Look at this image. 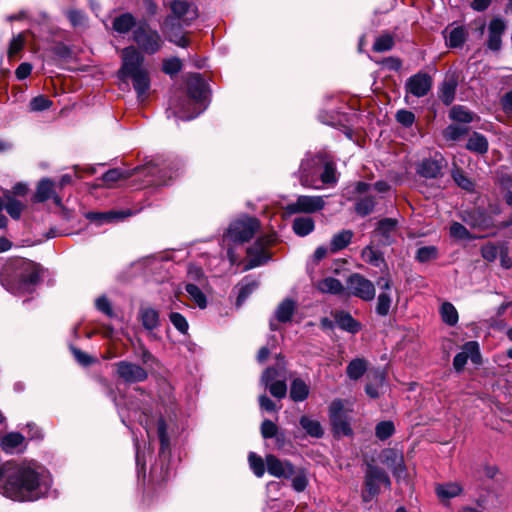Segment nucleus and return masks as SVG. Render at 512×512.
I'll list each match as a JSON object with an SVG mask.
<instances>
[{
	"instance_id": "nucleus-1",
	"label": "nucleus",
	"mask_w": 512,
	"mask_h": 512,
	"mask_svg": "<svg viewBox=\"0 0 512 512\" xmlns=\"http://www.w3.org/2000/svg\"><path fill=\"white\" fill-rule=\"evenodd\" d=\"M51 486L48 472L34 462L10 464L0 477V492L14 501H35Z\"/></svg>"
},
{
	"instance_id": "nucleus-2",
	"label": "nucleus",
	"mask_w": 512,
	"mask_h": 512,
	"mask_svg": "<svg viewBox=\"0 0 512 512\" xmlns=\"http://www.w3.org/2000/svg\"><path fill=\"white\" fill-rule=\"evenodd\" d=\"M122 65L119 73L132 80L138 99L144 101L150 89V76L144 67L145 57L133 45L121 50Z\"/></svg>"
},
{
	"instance_id": "nucleus-3",
	"label": "nucleus",
	"mask_w": 512,
	"mask_h": 512,
	"mask_svg": "<svg viewBox=\"0 0 512 512\" xmlns=\"http://www.w3.org/2000/svg\"><path fill=\"white\" fill-rule=\"evenodd\" d=\"M40 278L39 266L26 259L14 260L3 272L2 285L12 293H26Z\"/></svg>"
},
{
	"instance_id": "nucleus-4",
	"label": "nucleus",
	"mask_w": 512,
	"mask_h": 512,
	"mask_svg": "<svg viewBox=\"0 0 512 512\" xmlns=\"http://www.w3.org/2000/svg\"><path fill=\"white\" fill-rule=\"evenodd\" d=\"M134 46L142 55H155L162 50L165 40L157 29L143 20L139 21L131 35Z\"/></svg>"
},
{
	"instance_id": "nucleus-5",
	"label": "nucleus",
	"mask_w": 512,
	"mask_h": 512,
	"mask_svg": "<svg viewBox=\"0 0 512 512\" xmlns=\"http://www.w3.org/2000/svg\"><path fill=\"white\" fill-rule=\"evenodd\" d=\"M277 366V368L268 367L263 371L260 384L268 389L272 396L282 399L287 394V385L284 379L285 367L282 359H279Z\"/></svg>"
},
{
	"instance_id": "nucleus-6",
	"label": "nucleus",
	"mask_w": 512,
	"mask_h": 512,
	"mask_svg": "<svg viewBox=\"0 0 512 512\" xmlns=\"http://www.w3.org/2000/svg\"><path fill=\"white\" fill-rule=\"evenodd\" d=\"M172 15L164 20V26L190 25L198 16L197 8L186 0H174L170 3Z\"/></svg>"
},
{
	"instance_id": "nucleus-7",
	"label": "nucleus",
	"mask_w": 512,
	"mask_h": 512,
	"mask_svg": "<svg viewBox=\"0 0 512 512\" xmlns=\"http://www.w3.org/2000/svg\"><path fill=\"white\" fill-rule=\"evenodd\" d=\"M323 158L313 156L305 158L299 168V180L303 187L319 189L320 171L322 169Z\"/></svg>"
},
{
	"instance_id": "nucleus-8",
	"label": "nucleus",
	"mask_w": 512,
	"mask_h": 512,
	"mask_svg": "<svg viewBox=\"0 0 512 512\" xmlns=\"http://www.w3.org/2000/svg\"><path fill=\"white\" fill-rule=\"evenodd\" d=\"M380 485L390 487L391 482L386 472L373 465H368L365 474V488L362 498L365 502H369L379 493Z\"/></svg>"
},
{
	"instance_id": "nucleus-9",
	"label": "nucleus",
	"mask_w": 512,
	"mask_h": 512,
	"mask_svg": "<svg viewBox=\"0 0 512 512\" xmlns=\"http://www.w3.org/2000/svg\"><path fill=\"white\" fill-rule=\"evenodd\" d=\"M259 226V221L256 218L247 217L236 220L228 229V237L234 242H246L255 235Z\"/></svg>"
},
{
	"instance_id": "nucleus-10",
	"label": "nucleus",
	"mask_w": 512,
	"mask_h": 512,
	"mask_svg": "<svg viewBox=\"0 0 512 512\" xmlns=\"http://www.w3.org/2000/svg\"><path fill=\"white\" fill-rule=\"evenodd\" d=\"M349 295L358 297L364 301H371L375 297L374 284L358 273H354L347 279Z\"/></svg>"
},
{
	"instance_id": "nucleus-11",
	"label": "nucleus",
	"mask_w": 512,
	"mask_h": 512,
	"mask_svg": "<svg viewBox=\"0 0 512 512\" xmlns=\"http://www.w3.org/2000/svg\"><path fill=\"white\" fill-rule=\"evenodd\" d=\"M118 378L125 383H139L148 378V372L140 365L126 360L114 364Z\"/></svg>"
},
{
	"instance_id": "nucleus-12",
	"label": "nucleus",
	"mask_w": 512,
	"mask_h": 512,
	"mask_svg": "<svg viewBox=\"0 0 512 512\" xmlns=\"http://www.w3.org/2000/svg\"><path fill=\"white\" fill-rule=\"evenodd\" d=\"M325 201L322 196H299L295 202L286 205L285 210L289 214L314 213L324 208Z\"/></svg>"
},
{
	"instance_id": "nucleus-13",
	"label": "nucleus",
	"mask_w": 512,
	"mask_h": 512,
	"mask_svg": "<svg viewBox=\"0 0 512 512\" xmlns=\"http://www.w3.org/2000/svg\"><path fill=\"white\" fill-rule=\"evenodd\" d=\"M274 241H275L274 235H266V236H263V237L257 239V241L251 247L248 248V250H247V254L249 257L248 268L257 267V266L265 263L268 260L269 255L267 253V248H268V246L273 244Z\"/></svg>"
},
{
	"instance_id": "nucleus-14",
	"label": "nucleus",
	"mask_w": 512,
	"mask_h": 512,
	"mask_svg": "<svg viewBox=\"0 0 512 512\" xmlns=\"http://www.w3.org/2000/svg\"><path fill=\"white\" fill-rule=\"evenodd\" d=\"M397 226L398 222L396 219H382L378 222L376 229L373 231V237L382 245H390L397 237Z\"/></svg>"
},
{
	"instance_id": "nucleus-15",
	"label": "nucleus",
	"mask_w": 512,
	"mask_h": 512,
	"mask_svg": "<svg viewBox=\"0 0 512 512\" xmlns=\"http://www.w3.org/2000/svg\"><path fill=\"white\" fill-rule=\"evenodd\" d=\"M432 78L425 72H418L407 79L406 91L415 97H423L428 94L432 87Z\"/></svg>"
},
{
	"instance_id": "nucleus-16",
	"label": "nucleus",
	"mask_w": 512,
	"mask_h": 512,
	"mask_svg": "<svg viewBox=\"0 0 512 512\" xmlns=\"http://www.w3.org/2000/svg\"><path fill=\"white\" fill-rule=\"evenodd\" d=\"M266 467L268 473L276 478L289 479L295 473V467L290 461L281 460L272 454L266 456Z\"/></svg>"
},
{
	"instance_id": "nucleus-17",
	"label": "nucleus",
	"mask_w": 512,
	"mask_h": 512,
	"mask_svg": "<svg viewBox=\"0 0 512 512\" xmlns=\"http://www.w3.org/2000/svg\"><path fill=\"white\" fill-rule=\"evenodd\" d=\"M506 30V22L500 17H494L488 24L487 47L490 50L498 51L501 48V37Z\"/></svg>"
},
{
	"instance_id": "nucleus-18",
	"label": "nucleus",
	"mask_w": 512,
	"mask_h": 512,
	"mask_svg": "<svg viewBox=\"0 0 512 512\" xmlns=\"http://www.w3.org/2000/svg\"><path fill=\"white\" fill-rule=\"evenodd\" d=\"M468 358L473 363H479L480 361L479 345L475 341L467 342L463 346L462 351L455 355L453 360L455 370L461 371L465 367Z\"/></svg>"
},
{
	"instance_id": "nucleus-19",
	"label": "nucleus",
	"mask_w": 512,
	"mask_h": 512,
	"mask_svg": "<svg viewBox=\"0 0 512 512\" xmlns=\"http://www.w3.org/2000/svg\"><path fill=\"white\" fill-rule=\"evenodd\" d=\"M187 88L189 97L195 104L202 106V102L206 99L207 86L200 74H192L188 77Z\"/></svg>"
},
{
	"instance_id": "nucleus-20",
	"label": "nucleus",
	"mask_w": 512,
	"mask_h": 512,
	"mask_svg": "<svg viewBox=\"0 0 512 512\" xmlns=\"http://www.w3.org/2000/svg\"><path fill=\"white\" fill-rule=\"evenodd\" d=\"M378 284L380 285L382 291L377 297L376 313L379 316L384 317L389 314L392 304V297L390 293L391 282L389 279L381 277L378 281Z\"/></svg>"
},
{
	"instance_id": "nucleus-21",
	"label": "nucleus",
	"mask_w": 512,
	"mask_h": 512,
	"mask_svg": "<svg viewBox=\"0 0 512 512\" xmlns=\"http://www.w3.org/2000/svg\"><path fill=\"white\" fill-rule=\"evenodd\" d=\"M444 159L441 155L423 159L417 167V173L424 178H436L441 175Z\"/></svg>"
},
{
	"instance_id": "nucleus-22",
	"label": "nucleus",
	"mask_w": 512,
	"mask_h": 512,
	"mask_svg": "<svg viewBox=\"0 0 512 512\" xmlns=\"http://www.w3.org/2000/svg\"><path fill=\"white\" fill-rule=\"evenodd\" d=\"M48 199H53V202L59 207L62 205L61 197L55 192V184L49 179H43L38 183L33 201L44 202Z\"/></svg>"
},
{
	"instance_id": "nucleus-23",
	"label": "nucleus",
	"mask_w": 512,
	"mask_h": 512,
	"mask_svg": "<svg viewBox=\"0 0 512 512\" xmlns=\"http://www.w3.org/2000/svg\"><path fill=\"white\" fill-rule=\"evenodd\" d=\"M25 437L17 432H11L1 439V448L5 453L14 454L24 448Z\"/></svg>"
},
{
	"instance_id": "nucleus-24",
	"label": "nucleus",
	"mask_w": 512,
	"mask_h": 512,
	"mask_svg": "<svg viewBox=\"0 0 512 512\" xmlns=\"http://www.w3.org/2000/svg\"><path fill=\"white\" fill-rule=\"evenodd\" d=\"M446 44L451 48L461 47L467 39L468 32L463 26H455L450 30L446 28L443 31Z\"/></svg>"
},
{
	"instance_id": "nucleus-25",
	"label": "nucleus",
	"mask_w": 512,
	"mask_h": 512,
	"mask_svg": "<svg viewBox=\"0 0 512 512\" xmlns=\"http://www.w3.org/2000/svg\"><path fill=\"white\" fill-rule=\"evenodd\" d=\"M139 319L143 327L148 331L154 330L160 325L159 312L150 306L140 308Z\"/></svg>"
},
{
	"instance_id": "nucleus-26",
	"label": "nucleus",
	"mask_w": 512,
	"mask_h": 512,
	"mask_svg": "<svg viewBox=\"0 0 512 512\" xmlns=\"http://www.w3.org/2000/svg\"><path fill=\"white\" fill-rule=\"evenodd\" d=\"M457 80L454 76L447 77L439 88V98L445 105H450L455 99Z\"/></svg>"
},
{
	"instance_id": "nucleus-27",
	"label": "nucleus",
	"mask_w": 512,
	"mask_h": 512,
	"mask_svg": "<svg viewBox=\"0 0 512 512\" xmlns=\"http://www.w3.org/2000/svg\"><path fill=\"white\" fill-rule=\"evenodd\" d=\"M138 22L131 13H123L117 16L112 23L113 29L119 34H127L135 29Z\"/></svg>"
},
{
	"instance_id": "nucleus-28",
	"label": "nucleus",
	"mask_w": 512,
	"mask_h": 512,
	"mask_svg": "<svg viewBox=\"0 0 512 512\" xmlns=\"http://www.w3.org/2000/svg\"><path fill=\"white\" fill-rule=\"evenodd\" d=\"M435 491L442 502H447L451 498L460 495L462 492V487L459 483L450 482L445 484H438L435 488Z\"/></svg>"
},
{
	"instance_id": "nucleus-29",
	"label": "nucleus",
	"mask_w": 512,
	"mask_h": 512,
	"mask_svg": "<svg viewBox=\"0 0 512 512\" xmlns=\"http://www.w3.org/2000/svg\"><path fill=\"white\" fill-rule=\"evenodd\" d=\"M317 289L322 293L338 295L344 291V286L340 280L334 277H327L318 281Z\"/></svg>"
},
{
	"instance_id": "nucleus-30",
	"label": "nucleus",
	"mask_w": 512,
	"mask_h": 512,
	"mask_svg": "<svg viewBox=\"0 0 512 512\" xmlns=\"http://www.w3.org/2000/svg\"><path fill=\"white\" fill-rule=\"evenodd\" d=\"M299 423L307 435L311 437L321 438L324 434V430L318 420L304 415L300 418Z\"/></svg>"
},
{
	"instance_id": "nucleus-31",
	"label": "nucleus",
	"mask_w": 512,
	"mask_h": 512,
	"mask_svg": "<svg viewBox=\"0 0 512 512\" xmlns=\"http://www.w3.org/2000/svg\"><path fill=\"white\" fill-rule=\"evenodd\" d=\"M309 395V386L300 378L292 381L290 387V398L294 402H302Z\"/></svg>"
},
{
	"instance_id": "nucleus-32",
	"label": "nucleus",
	"mask_w": 512,
	"mask_h": 512,
	"mask_svg": "<svg viewBox=\"0 0 512 512\" xmlns=\"http://www.w3.org/2000/svg\"><path fill=\"white\" fill-rule=\"evenodd\" d=\"M463 220L473 228L486 229L491 225V219L479 210L468 213Z\"/></svg>"
},
{
	"instance_id": "nucleus-33",
	"label": "nucleus",
	"mask_w": 512,
	"mask_h": 512,
	"mask_svg": "<svg viewBox=\"0 0 512 512\" xmlns=\"http://www.w3.org/2000/svg\"><path fill=\"white\" fill-rule=\"evenodd\" d=\"M466 148L472 152L484 154L488 150V141L482 134L474 132L469 137Z\"/></svg>"
},
{
	"instance_id": "nucleus-34",
	"label": "nucleus",
	"mask_w": 512,
	"mask_h": 512,
	"mask_svg": "<svg viewBox=\"0 0 512 512\" xmlns=\"http://www.w3.org/2000/svg\"><path fill=\"white\" fill-rule=\"evenodd\" d=\"M335 321L341 329L351 333H356L360 329L359 323L350 314L345 312L336 313Z\"/></svg>"
},
{
	"instance_id": "nucleus-35",
	"label": "nucleus",
	"mask_w": 512,
	"mask_h": 512,
	"mask_svg": "<svg viewBox=\"0 0 512 512\" xmlns=\"http://www.w3.org/2000/svg\"><path fill=\"white\" fill-rule=\"evenodd\" d=\"M361 258L364 262L375 266L381 267L385 264L383 254L378 250L374 249L371 245L366 246L361 252Z\"/></svg>"
},
{
	"instance_id": "nucleus-36",
	"label": "nucleus",
	"mask_w": 512,
	"mask_h": 512,
	"mask_svg": "<svg viewBox=\"0 0 512 512\" xmlns=\"http://www.w3.org/2000/svg\"><path fill=\"white\" fill-rule=\"evenodd\" d=\"M292 227L293 231L298 236L303 237L310 234L314 230L315 223L310 217H298L294 219Z\"/></svg>"
},
{
	"instance_id": "nucleus-37",
	"label": "nucleus",
	"mask_w": 512,
	"mask_h": 512,
	"mask_svg": "<svg viewBox=\"0 0 512 512\" xmlns=\"http://www.w3.org/2000/svg\"><path fill=\"white\" fill-rule=\"evenodd\" d=\"M296 305L291 299H285L282 301L276 309L275 316L279 322H287L291 319Z\"/></svg>"
},
{
	"instance_id": "nucleus-38",
	"label": "nucleus",
	"mask_w": 512,
	"mask_h": 512,
	"mask_svg": "<svg viewBox=\"0 0 512 512\" xmlns=\"http://www.w3.org/2000/svg\"><path fill=\"white\" fill-rule=\"evenodd\" d=\"M353 237V232L350 230H343L335 234L330 242V250L337 252L344 249L349 245Z\"/></svg>"
},
{
	"instance_id": "nucleus-39",
	"label": "nucleus",
	"mask_w": 512,
	"mask_h": 512,
	"mask_svg": "<svg viewBox=\"0 0 512 512\" xmlns=\"http://www.w3.org/2000/svg\"><path fill=\"white\" fill-rule=\"evenodd\" d=\"M176 26L177 25L171 24L168 27L164 26L167 39L175 45L185 48L189 45V39L184 34H182Z\"/></svg>"
},
{
	"instance_id": "nucleus-40",
	"label": "nucleus",
	"mask_w": 512,
	"mask_h": 512,
	"mask_svg": "<svg viewBox=\"0 0 512 512\" xmlns=\"http://www.w3.org/2000/svg\"><path fill=\"white\" fill-rule=\"evenodd\" d=\"M3 196L6 200L5 209L8 214L14 219H19L23 210L21 202L15 200L9 190H5Z\"/></svg>"
},
{
	"instance_id": "nucleus-41",
	"label": "nucleus",
	"mask_w": 512,
	"mask_h": 512,
	"mask_svg": "<svg viewBox=\"0 0 512 512\" xmlns=\"http://www.w3.org/2000/svg\"><path fill=\"white\" fill-rule=\"evenodd\" d=\"M320 172L319 184H335L337 182L336 169L333 163L323 160Z\"/></svg>"
},
{
	"instance_id": "nucleus-42",
	"label": "nucleus",
	"mask_w": 512,
	"mask_h": 512,
	"mask_svg": "<svg viewBox=\"0 0 512 512\" xmlns=\"http://www.w3.org/2000/svg\"><path fill=\"white\" fill-rule=\"evenodd\" d=\"M442 320L449 326H454L458 322V312L453 304L445 302L440 308Z\"/></svg>"
},
{
	"instance_id": "nucleus-43",
	"label": "nucleus",
	"mask_w": 512,
	"mask_h": 512,
	"mask_svg": "<svg viewBox=\"0 0 512 512\" xmlns=\"http://www.w3.org/2000/svg\"><path fill=\"white\" fill-rule=\"evenodd\" d=\"M131 176V173L127 170H121L118 168L110 169L103 176L102 180L107 187H112L114 183L121 179H126Z\"/></svg>"
},
{
	"instance_id": "nucleus-44",
	"label": "nucleus",
	"mask_w": 512,
	"mask_h": 512,
	"mask_svg": "<svg viewBox=\"0 0 512 512\" xmlns=\"http://www.w3.org/2000/svg\"><path fill=\"white\" fill-rule=\"evenodd\" d=\"M367 364L363 359H354L347 366V375L350 379L357 380L363 376Z\"/></svg>"
},
{
	"instance_id": "nucleus-45",
	"label": "nucleus",
	"mask_w": 512,
	"mask_h": 512,
	"mask_svg": "<svg viewBox=\"0 0 512 512\" xmlns=\"http://www.w3.org/2000/svg\"><path fill=\"white\" fill-rule=\"evenodd\" d=\"M290 479L296 492H303L308 486L307 471L304 468H295V473Z\"/></svg>"
},
{
	"instance_id": "nucleus-46",
	"label": "nucleus",
	"mask_w": 512,
	"mask_h": 512,
	"mask_svg": "<svg viewBox=\"0 0 512 512\" xmlns=\"http://www.w3.org/2000/svg\"><path fill=\"white\" fill-rule=\"evenodd\" d=\"M185 290L187 292V294L189 295V297L195 302V304L203 309L206 307L207 305V300H206V296L204 295V293L201 291V289L194 285V284H186L185 286Z\"/></svg>"
},
{
	"instance_id": "nucleus-47",
	"label": "nucleus",
	"mask_w": 512,
	"mask_h": 512,
	"mask_svg": "<svg viewBox=\"0 0 512 512\" xmlns=\"http://www.w3.org/2000/svg\"><path fill=\"white\" fill-rule=\"evenodd\" d=\"M450 118L454 121L470 123L473 121V114L464 106L458 105L450 110Z\"/></svg>"
},
{
	"instance_id": "nucleus-48",
	"label": "nucleus",
	"mask_w": 512,
	"mask_h": 512,
	"mask_svg": "<svg viewBox=\"0 0 512 512\" xmlns=\"http://www.w3.org/2000/svg\"><path fill=\"white\" fill-rule=\"evenodd\" d=\"M257 287L258 283L254 280L244 281L240 286L236 305L240 306L249 297V295L257 289Z\"/></svg>"
},
{
	"instance_id": "nucleus-49",
	"label": "nucleus",
	"mask_w": 512,
	"mask_h": 512,
	"mask_svg": "<svg viewBox=\"0 0 512 512\" xmlns=\"http://www.w3.org/2000/svg\"><path fill=\"white\" fill-rule=\"evenodd\" d=\"M452 177L456 184L461 187L464 190L472 191L474 188L473 182L464 174V172L458 168L455 167L452 170Z\"/></svg>"
},
{
	"instance_id": "nucleus-50",
	"label": "nucleus",
	"mask_w": 512,
	"mask_h": 512,
	"mask_svg": "<svg viewBox=\"0 0 512 512\" xmlns=\"http://www.w3.org/2000/svg\"><path fill=\"white\" fill-rule=\"evenodd\" d=\"M248 461L253 473L259 478L262 477L265 473L266 461L264 462V460L254 452L249 454Z\"/></svg>"
},
{
	"instance_id": "nucleus-51",
	"label": "nucleus",
	"mask_w": 512,
	"mask_h": 512,
	"mask_svg": "<svg viewBox=\"0 0 512 512\" xmlns=\"http://www.w3.org/2000/svg\"><path fill=\"white\" fill-rule=\"evenodd\" d=\"M182 69V62L177 57L164 59L162 62V71L170 76L177 74Z\"/></svg>"
},
{
	"instance_id": "nucleus-52",
	"label": "nucleus",
	"mask_w": 512,
	"mask_h": 512,
	"mask_svg": "<svg viewBox=\"0 0 512 512\" xmlns=\"http://www.w3.org/2000/svg\"><path fill=\"white\" fill-rule=\"evenodd\" d=\"M395 431L392 421H382L376 425L375 434L378 439L386 440L391 437Z\"/></svg>"
},
{
	"instance_id": "nucleus-53",
	"label": "nucleus",
	"mask_w": 512,
	"mask_h": 512,
	"mask_svg": "<svg viewBox=\"0 0 512 512\" xmlns=\"http://www.w3.org/2000/svg\"><path fill=\"white\" fill-rule=\"evenodd\" d=\"M438 256V250L435 246H424L420 247L416 253V259L421 262H429L436 259Z\"/></svg>"
},
{
	"instance_id": "nucleus-54",
	"label": "nucleus",
	"mask_w": 512,
	"mask_h": 512,
	"mask_svg": "<svg viewBox=\"0 0 512 512\" xmlns=\"http://www.w3.org/2000/svg\"><path fill=\"white\" fill-rule=\"evenodd\" d=\"M130 215H131V212L129 210H126V211H121V212L91 214L90 218L98 220L99 223H102V222H111L115 219H122V218H125Z\"/></svg>"
},
{
	"instance_id": "nucleus-55",
	"label": "nucleus",
	"mask_w": 512,
	"mask_h": 512,
	"mask_svg": "<svg viewBox=\"0 0 512 512\" xmlns=\"http://www.w3.org/2000/svg\"><path fill=\"white\" fill-rule=\"evenodd\" d=\"M394 46V39L389 34H384L379 36L374 44H373V50L375 52H385L392 49Z\"/></svg>"
},
{
	"instance_id": "nucleus-56",
	"label": "nucleus",
	"mask_w": 512,
	"mask_h": 512,
	"mask_svg": "<svg viewBox=\"0 0 512 512\" xmlns=\"http://www.w3.org/2000/svg\"><path fill=\"white\" fill-rule=\"evenodd\" d=\"M468 130L465 127L458 125H450L444 130V137L447 140L457 141L461 139L465 134H467Z\"/></svg>"
},
{
	"instance_id": "nucleus-57",
	"label": "nucleus",
	"mask_w": 512,
	"mask_h": 512,
	"mask_svg": "<svg viewBox=\"0 0 512 512\" xmlns=\"http://www.w3.org/2000/svg\"><path fill=\"white\" fill-rule=\"evenodd\" d=\"M375 207V201L372 197H365L360 199L356 203L355 210L361 216H366L370 214Z\"/></svg>"
},
{
	"instance_id": "nucleus-58",
	"label": "nucleus",
	"mask_w": 512,
	"mask_h": 512,
	"mask_svg": "<svg viewBox=\"0 0 512 512\" xmlns=\"http://www.w3.org/2000/svg\"><path fill=\"white\" fill-rule=\"evenodd\" d=\"M51 105L52 101L43 95L34 97L29 104L30 110L35 112L47 110L51 107Z\"/></svg>"
},
{
	"instance_id": "nucleus-59",
	"label": "nucleus",
	"mask_w": 512,
	"mask_h": 512,
	"mask_svg": "<svg viewBox=\"0 0 512 512\" xmlns=\"http://www.w3.org/2000/svg\"><path fill=\"white\" fill-rule=\"evenodd\" d=\"M450 235L459 240L471 239L469 231L461 223L453 222L450 226Z\"/></svg>"
},
{
	"instance_id": "nucleus-60",
	"label": "nucleus",
	"mask_w": 512,
	"mask_h": 512,
	"mask_svg": "<svg viewBox=\"0 0 512 512\" xmlns=\"http://www.w3.org/2000/svg\"><path fill=\"white\" fill-rule=\"evenodd\" d=\"M503 248L494 244H486L481 248L482 257L489 262L495 261Z\"/></svg>"
},
{
	"instance_id": "nucleus-61",
	"label": "nucleus",
	"mask_w": 512,
	"mask_h": 512,
	"mask_svg": "<svg viewBox=\"0 0 512 512\" xmlns=\"http://www.w3.org/2000/svg\"><path fill=\"white\" fill-rule=\"evenodd\" d=\"M157 431H158V437H159L160 444H161L160 452L163 453L165 451V449L168 448V446H169L167 425L163 418H160L158 421Z\"/></svg>"
},
{
	"instance_id": "nucleus-62",
	"label": "nucleus",
	"mask_w": 512,
	"mask_h": 512,
	"mask_svg": "<svg viewBox=\"0 0 512 512\" xmlns=\"http://www.w3.org/2000/svg\"><path fill=\"white\" fill-rule=\"evenodd\" d=\"M24 44L25 37L23 33H20L17 36L13 37L9 45L8 56L13 57L16 54H18L23 49Z\"/></svg>"
},
{
	"instance_id": "nucleus-63",
	"label": "nucleus",
	"mask_w": 512,
	"mask_h": 512,
	"mask_svg": "<svg viewBox=\"0 0 512 512\" xmlns=\"http://www.w3.org/2000/svg\"><path fill=\"white\" fill-rule=\"evenodd\" d=\"M170 321L174 327L181 333L185 334L188 330V323L183 315L177 312L170 314Z\"/></svg>"
},
{
	"instance_id": "nucleus-64",
	"label": "nucleus",
	"mask_w": 512,
	"mask_h": 512,
	"mask_svg": "<svg viewBox=\"0 0 512 512\" xmlns=\"http://www.w3.org/2000/svg\"><path fill=\"white\" fill-rule=\"evenodd\" d=\"M278 427L271 420L265 419L261 424V435L265 439H270L276 436Z\"/></svg>"
}]
</instances>
